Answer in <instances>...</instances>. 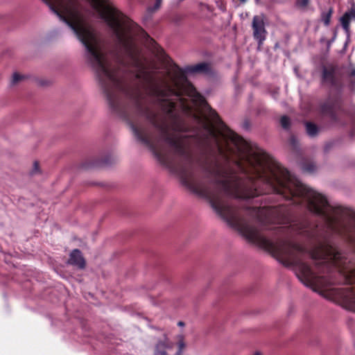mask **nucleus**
I'll use <instances>...</instances> for the list:
<instances>
[{"label": "nucleus", "mask_w": 355, "mask_h": 355, "mask_svg": "<svg viewBox=\"0 0 355 355\" xmlns=\"http://www.w3.org/2000/svg\"><path fill=\"white\" fill-rule=\"evenodd\" d=\"M248 213L261 223H273L280 220L279 214L275 208H253L248 210Z\"/></svg>", "instance_id": "obj_1"}, {"label": "nucleus", "mask_w": 355, "mask_h": 355, "mask_svg": "<svg viewBox=\"0 0 355 355\" xmlns=\"http://www.w3.org/2000/svg\"><path fill=\"white\" fill-rule=\"evenodd\" d=\"M252 26L254 37L258 40L259 44L261 45L266 40L267 34L263 17L259 15L254 16Z\"/></svg>", "instance_id": "obj_2"}, {"label": "nucleus", "mask_w": 355, "mask_h": 355, "mask_svg": "<svg viewBox=\"0 0 355 355\" xmlns=\"http://www.w3.org/2000/svg\"><path fill=\"white\" fill-rule=\"evenodd\" d=\"M355 21V3H353L349 9H348L344 15L340 17V22L341 26L349 36L350 34V21Z\"/></svg>", "instance_id": "obj_3"}, {"label": "nucleus", "mask_w": 355, "mask_h": 355, "mask_svg": "<svg viewBox=\"0 0 355 355\" xmlns=\"http://www.w3.org/2000/svg\"><path fill=\"white\" fill-rule=\"evenodd\" d=\"M69 263L71 265L77 266L79 268H84L85 266V259L80 250L76 249L70 254Z\"/></svg>", "instance_id": "obj_4"}, {"label": "nucleus", "mask_w": 355, "mask_h": 355, "mask_svg": "<svg viewBox=\"0 0 355 355\" xmlns=\"http://www.w3.org/2000/svg\"><path fill=\"white\" fill-rule=\"evenodd\" d=\"M335 69L332 67H324L323 69V79L324 81L334 83Z\"/></svg>", "instance_id": "obj_5"}, {"label": "nucleus", "mask_w": 355, "mask_h": 355, "mask_svg": "<svg viewBox=\"0 0 355 355\" xmlns=\"http://www.w3.org/2000/svg\"><path fill=\"white\" fill-rule=\"evenodd\" d=\"M306 129L307 134L311 137L315 136L318 132L317 126L311 123H306Z\"/></svg>", "instance_id": "obj_6"}, {"label": "nucleus", "mask_w": 355, "mask_h": 355, "mask_svg": "<svg viewBox=\"0 0 355 355\" xmlns=\"http://www.w3.org/2000/svg\"><path fill=\"white\" fill-rule=\"evenodd\" d=\"M208 69V64L206 63H200L192 67L191 71L192 72H202Z\"/></svg>", "instance_id": "obj_7"}, {"label": "nucleus", "mask_w": 355, "mask_h": 355, "mask_svg": "<svg viewBox=\"0 0 355 355\" xmlns=\"http://www.w3.org/2000/svg\"><path fill=\"white\" fill-rule=\"evenodd\" d=\"M169 346L166 345L164 343H159L157 346L155 355H166L164 349H169Z\"/></svg>", "instance_id": "obj_8"}, {"label": "nucleus", "mask_w": 355, "mask_h": 355, "mask_svg": "<svg viewBox=\"0 0 355 355\" xmlns=\"http://www.w3.org/2000/svg\"><path fill=\"white\" fill-rule=\"evenodd\" d=\"M331 10H329L327 12H323L322 15V20L325 26H329L330 24V20L331 17Z\"/></svg>", "instance_id": "obj_9"}, {"label": "nucleus", "mask_w": 355, "mask_h": 355, "mask_svg": "<svg viewBox=\"0 0 355 355\" xmlns=\"http://www.w3.org/2000/svg\"><path fill=\"white\" fill-rule=\"evenodd\" d=\"M178 351L177 352L176 354L177 355H180L181 353H182V351L184 349L185 347V344L183 341V336L180 335L178 336Z\"/></svg>", "instance_id": "obj_10"}, {"label": "nucleus", "mask_w": 355, "mask_h": 355, "mask_svg": "<svg viewBox=\"0 0 355 355\" xmlns=\"http://www.w3.org/2000/svg\"><path fill=\"white\" fill-rule=\"evenodd\" d=\"M280 122H281L282 126L284 128H285V129L288 128V127L290 125V119L287 116H283L281 118Z\"/></svg>", "instance_id": "obj_11"}, {"label": "nucleus", "mask_w": 355, "mask_h": 355, "mask_svg": "<svg viewBox=\"0 0 355 355\" xmlns=\"http://www.w3.org/2000/svg\"><path fill=\"white\" fill-rule=\"evenodd\" d=\"M24 78V76L17 73H14L13 75H12V85H15V84H17V83H19L21 80H22Z\"/></svg>", "instance_id": "obj_12"}, {"label": "nucleus", "mask_w": 355, "mask_h": 355, "mask_svg": "<svg viewBox=\"0 0 355 355\" xmlns=\"http://www.w3.org/2000/svg\"><path fill=\"white\" fill-rule=\"evenodd\" d=\"M275 234H284L286 230V227L278 226L273 228Z\"/></svg>", "instance_id": "obj_13"}, {"label": "nucleus", "mask_w": 355, "mask_h": 355, "mask_svg": "<svg viewBox=\"0 0 355 355\" xmlns=\"http://www.w3.org/2000/svg\"><path fill=\"white\" fill-rule=\"evenodd\" d=\"M315 168V166L313 164L304 166V167H303L304 171L310 172V173L314 171Z\"/></svg>", "instance_id": "obj_14"}, {"label": "nucleus", "mask_w": 355, "mask_h": 355, "mask_svg": "<svg viewBox=\"0 0 355 355\" xmlns=\"http://www.w3.org/2000/svg\"><path fill=\"white\" fill-rule=\"evenodd\" d=\"M309 0H297V4L300 7H306L309 4Z\"/></svg>", "instance_id": "obj_15"}, {"label": "nucleus", "mask_w": 355, "mask_h": 355, "mask_svg": "<svg viewBox=\"0 0 355 355\" xmlns=\"http://www.w3.org/2000/svg\"><path fill=\"white\" fill-rule=\"evenodd\" d=\"M37 172H39V165L37 162H35L32 170V174H36Z\"/></svg>", "instance_id": "obj_16"}, {"label": "nucleus", "mask_w": 355, "mask_h": 355, "mask_svg": "<svg viewBox=\"0 0 355 355\" xmlns=\"http://www.w3.org/2000/svg\"><path fill=\"white\" fill-rule=\"evenodd\" d=\"M160 5H161V0H157L154 8H150L151 10L154 11V10H157V8H159Z\"/></svg>", "instance_id": "obj_17"}, {"label": "nucleus", "mask_w": 355, "mask_h": 355, "mask_svg": "<svg viewBox=\"0 0 355 355\" xmlns=\"http://www.w3.org/2000/svg\"><path fill=\"white\" fill-rule=\"evenodd\" d=\"M351 75H352V76L355 77V69H353V70L352 71V72H351Z\"/></svg>", "instance_id": "obj_18"}, {"label": "nucleus", "mask_w": 355, "mask_h": 355, "mask_svg": "<svg viewBox=\"0 0 355 355\" xmlns=\"http://www.w3.org/2000/svg\"><path fill=\"white\" fill-rule=\"evenodd\" d=\"M178 325L180 326V327H182V326H184V322H178Z\"/></svg>", "instance_id": "obj_19"}, {"label": "nucleus", "mask_w": 355, "mask_h": 355, "mask_svg": "<svg viewBox=\"0 0 355 355\" xmlns=\"http://www.w3.org/2000/svg\"><path fill=\"white\" fill-rule=\"evenodd\" d=\"M242 3H245L247 0H239Z\"/></svg>", "instance_id": "obj_20"}]
</instances>
